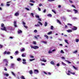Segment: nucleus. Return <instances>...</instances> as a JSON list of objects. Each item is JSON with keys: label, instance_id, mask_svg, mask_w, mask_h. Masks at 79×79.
Here are the masks:
<instances>
[{"label": "nucleus", "instance_id": "nucleus-15", "mask_svg": "<svg viewBox=\"0 0 79 79\" xmlns=\"http://www.w3.org/2000/svg\"><path fill=\"white\" fill-rule=\"evenodd\" d=\"M19 15V13H18V12H17L15 14V16H18Z\"/></svg>", "mask_w": 79, "mask_h": 79}, {"label": "nucleus", "instance_id": "nucleus-54", "mask_svg": "<svg viewBox=\"0 0 79 79\" xmlns=\"http://www.w3.org/2000/svg\"><path fill=\"white\" fill-rule=\"evenodd\" d=\"M69 2L70 3H73V1L71 0H69Z\"/></svg>", "mask_w": 79, "mask_h": 79}, {"label": "nucleus", "instance_id": "nucleus-47", "mask_svg": "<svg viewBox=\"0 0 79 79\" xmlns=\"http://www.w3.org/2000/svg\"><path fill=\"white\" fill-rule=\"evenodd\" d=\"M48 1H49V2H52L53 1H55V0H48Z\"/></svg>", "mask_w": 79, "mask_h": 79}, {"label": "nucleus", "instance_id": "nucleus-28", "mask_svg": "<svg viewBox=\"0 0 79 79\" xmlns=\"http://www.w3.org/2000/svg\"><path fill=\"white\" fill-rule=\"evenodd\" d=\"M51 64H53V65H54V64H55V63H54L53 61H51Z\"/></svg>", "mask_w": 79, "mask_h": 79}, {"label": "nucleus", "instance_id": "nucleus-17", "mask_svg": "<svg viewBox=\"0 0 79 79\" xmlns=\"http://www.w3.org/2000/svg\"><path fill=\"white\" fill-rule=\"evenodd\" d=\"M29 73L30 74H32V73H33V72H32V70H31L29 72Z\"/></svg>", "mask_w": 79, "mask_h": 79}, {"label": "nucleus", "instance_id": "nucleus-14", "mask_svg": "<svg viewBox=\"0 0 79 79\" xmlns=\"http://www.w3.org/2000/svg\"><path fill=\"white\" fill-rule=\"evenodd\" d=\"M73 68H74V69H75V70H78V69L77 68H76L74 66H73Z\"/></svg>", "mask_w": 79, "mask_h": 79}, {"label": "nucleus", "instance_id": "nucleus-52", "mask_svg": "<svg viewBox=\"0 0 79 79\" xmlns=\"http://www.w3.org/2000/svg\"><path fill=\"white\" fill-rule=\"evenodd\" d=\"M25 9H26V10H27V11H29V9L27 8H26Z\"/></svg>", "mask_w": 79, "mask_h": 79}, {"label": "nucleus", "instance_id": "nucleus-33", "mask_svg": "<svg viewBox=\"0 0 79 79\" xmlns=\"http://www.w3.org/2000/svg\"><path fill=\"white\" fill-rule=\"evenodd\" d=\"M7 54V52H6V51H5V52L3 53V54L4 55H5V54Z\"/></svg>", "mask_w": 79, "mask_h": 79}, {"label": "nucleus", "instance_id": "nucleus-57", "mask_svg": "<svg viewBox=\"0 0 79 79\" xmlns=\"http://www.w3.org/2000/svg\"><path fill=\"white\" fill-rule=\"evenodd\" d=\"M62 59H63V60H65V57H62Z\"/></svg>", "mask_w": 79, "mask_h": 79}, {"label": "nucleus", "instance_id": "nucleus-26", "mask_svg": "<svg viewBox=\"0 0 79 79\" xmlns=\"http://www.w3.org/2000/svg\"><path fill=\"white\" fill-rule=\"evenodd\" d=\"M67 25H68V26H73V25L69 23H68L67 24Z\"/></svg>", "mask_w": 79, "mask_h": 79}, {"label": "nucleus", "instance_id": "nucleus-8", "mask_svg": "<svg viewBox=\"0 0 79 79\" xmlns=\"http://www.w3.org/2000/svg\"><path fill=\"white\" fill-rule=\"evenodd\" d=\"M18 34H21V33H23V31L21 30H19L18 31Z\"/></svg>", "mask_w": 79, "mask_h": 79}, {"label": "nucleus", "instance_id": "nucleus-61", "mask_svg": "<svg viewBox=\"0 0 79 79\" xmlns=\"http://www.w3.org/2000/svg\"><path fill=\"white\" fill-rule=\"evenodd\" d=\"M31 15H32V16L34 17V14H33V13H31Z\"/></svg>", "mask_w": 79, "mask_h": 79}, {"label": "nucleus", "instance_id": "nucleus-5", "mask_svg": "<svg viewBox=\"0 0 79 79\" xmlns=\"http://www.w3.org/2000/svg\"><path fill=\"white\" fill-rule=\"evenodd\" d=\"M34 73L35 74H37L39 73V70L37 69H35L34 71Z\"/></svg>", "mask_w": 79, "mask_h": 79}, {"label": "nucleus", "instance_id": "nucleus-50", "mask_svg": "<svg viewBox=\"0 0 79 79\" xmlns=\"http://www.w3.org/2000/svg\"><path fill=\"white\" fill-rule=\"evenodd\" d=\"M30 57L31 58H34V56H30Z\"/></svg>", "mask_w": 79, "mask_h": 79}, {"label": "nucleus", "instance_id": "nucleus-3", "mask_svg": "<svg viewBox=\"0 0 79 79\" xmlns=\"http://www.w3.org/2000/svg\"><path fill=\"white\" fill-rule=\"evenodd\" d=\"M77 27H76V26H73V28L72 29V30L73 31H76V30H77Z\"/></svg>", "mask_w": 79, "mask_h": 79}, {"label": "nucleus", "instance_id": "nucleus-58", "mask_svg": "<svg viewBox=\"0 0 79 79\" xmlns=\"http://www.w3.org/2000/svg\"><path fill=\"white\" fill-rule=\"evenodd\" d=\"M43 43H44V44H47V42L46 41H43Z\"/></svg>", "mask_w": 79, "mask_h": 79}, {"label": "nucleus", "instance_id": "nucleus-22", "mask_svg": "<svg viewBox=\"0 0 79 79\" xmlns=\"http://www.w3.org/2000/svg\"><path fill=\"white\" fill-rule=\"evenodd\" d=\"M65 61H66V62H68L69 64H71V62L69 61V60H65Z\"/></svg>", "mask_w": 79, "mask_h": 79}, {"label": "nucleus", "instance_id": "nucleus-59", "mask_svg": "<svg viewBox=\"0 0 79 79\" xmlns=\"http://www.w3.org/2000/svg\"><path fill=\"white\" fill-rule=\"evenodd\" d=\"M4 70H5V71H7V69H6V67L5 68Z\"/></svg>", "mask_w": 79, "mask_h": 79}, {"label": "nucleus", "instance_id": "nucleus-51", "mask_svg": "<svg viewBox=\"0 0 79 79\" xmlns=\"http://www.w3.org/2000/svg\"><path fill=\"white\" fill-rule=\"evenodd\" d=\"M7 55H10V52H7Z\"/></svg>", "mask_w": 79, "mask_h": 79}, {"label": "nucleus", "instance_id": "nucleus-45", "mask_svg": "<svg viewBox=\"0 0 79 79\" xmlns=\"http://www.w3.org/2000/svg\"><path fill=\"white\" fill-rule=\"evenodd\" d=\"M34 32H35V33L37 32V30H35L34 31Z\"/></svg>", "mask_w": 79, "mask_h": 79}, {"label": "nucleus", "instance_id": "nucleus-19", "mask_svg": "<svg viewBox=\"0 0 79 79\" xmlns=\"http://www.w3.org/2000/svg\"><path fill=\"white\" fill-rule=\"evenodd\" d=\"M52 31H50L48 33V35H50V34H52Z\"/></svg>", "mask_w": 79, "mask_h": 79}, {"label": "nucleus", "instance_id": "nucleus-64", "mask_svg": "<svg viewBox=\"0 0 79 79\" xmlns=\"http://www.w3.org/2000/svg\"><path fill=\"white\" fill-rule=\"evenodd\" d=\"M65 28H68V26L67 25H65Z\"/></svg>", "mask_w": 79, "mask_h": 79}, {"label": "nucleus", "instance_id": "nucleus-10", "mask_svg": "<svg viewBox=\"0 0 79 79\" xmlns=\"http://www.w3.org/2000/svg\"><path fill=\"white\" fill-rule=\"evenodd\" d=\"M73 11H75V13L76 14V13H77L78 12V11L77 10H76V9H73Z\"/></svg>", "mask_w": 79, "mask_h": 79}, {"label": "nucleus", "instance_id": "nucleus-60", "mask_svg": "<svg viewBox=\"0 0 79 79\" xmlns=\"http://www.w3.org/2000/svg\"><path fill=\"white\" fill-rule=\"evenodd\" d=\"M23 25H25V24H26V23L24 22H23Z\"/></svg>", "mask_w": 79, "mask_h": 79}, {"label": "nucleus", "instance_id": "nucleus-43", "mask_svg": "<svg viewBox=\"0 0 79 79\" xmlns=\"http://www.w3.org/2000/svg\"><path fill=\"white\" fill-rule=\"evenodd\" d=\"M23 26L24 27H25V28H26V29H27V28L28 27L27 26L25 25H24Z\"/></svg>", "mask_w": 79, "mask_h": 79}, {"label": "nucleus", "instance_id": "nucleus-53", "mask_svg": "<svg viewBox=\"0 0 79 79\" xmlns=\"http://www.w3.org/2000/svg\"><path fill=\"white\" fill-rule=\"evenodd\" d=\"M2 47H3V46L1 44H0V48H2Z\"/></svg>", "mask_w": 79, "mask_h": 79}, {"label": "nucleus", "instance_id": "nucleus-2", "mask_svg": "<svg viewBox=\"0 0 79 79\" xmlns=\"http://www.w3.org/2000/svg\"><path fill=\"white\" fill-rule=\"evenodd\" d=\"M31 48H33V49H38L39 47L37 46H30Z\"/></svg>", "mask_w": 79, "mask_h": 79}, {"label": "nucleus", "instance_id": "nucleus-46", "mask_svg": "<svg viewBox=\"0 0 79 79\" xmlns=\"http://www.w3.org/2000/svg\"><path fill=\"white\" fill-rule=\"evenodd\" d=\"M11 73L13 74V75L14 76H15V73H13V72H12Z\"/></svg>", "mask_w": 79, "mask_h": 79}, {"label": "nucleus", "instance_id": "nucleus-30", "mask_svg": "<svg viewBox=\"0 0 79 79\" xmlns=\"http://www.w3.org/2000/svg\"><path fill=\"white\" fill-rule=\"evenodd\" d=\"M17 61H21V59L20 58H18L17 59Z\"/></svg>", "mask_w": 79, "mask_h": 79}, {"label": "nucleus", "instance_id": "nucleus-49", "mask_svg": "<svg viewBox=\"0 0 79 79\" xmlns=\"http://www.w3.org/2000/svg\"><path fill=\"white\" fill-rule=\"evenodd\" d=\"M48 52V53H52V52L50 51H49Z\"/></svg>", "mask_w": 79, "mask_h": 79}, {"label": "nucleus", "instance_id": "nucleus-11", "mask_svg": "<svg viewBox=\"0 0 79 79\" xmlns=\"http://www.w3.org/2000/svg\"><path fill=\"white\" fill-rule=\"evenodd\" d=\"M14 66H15V64H12L11 65L10 68H13V67H14Z\"/></svg>", "mask_w": 79, "mask_h": 79}, {"label": "nucleus", "instance_id": "nucleus-34", "mask_svg": "<svg viewBox=\"0 0 79 79\" xmlns=\"http://www.w3.org/2000/svg\"><path fill=\"white\" fill-rule=\"evenodd\" d=\"M51 29H52V30H53V26H51Z\"/></svg>", "mask_w": 79, "mask_h": 79}, {"label": "nucleus", "instance_id": "nucleus-31", "mask_svg": "<svg viewBox=\"0 0 79 79\" xmlns=\"http://www.w3.org/2000/svg\"><path fill=\"white\" fill-rule=\"evenodd\" d=\"M38 23H39V24H40L41 26H42V23H41L40 22H38Z\"/></svg>", "mask_w": 79, "mask_h": 79}, {"label": "nucleus", "instance_id": "nucleus-24", "mask_svg": "<svg viewBox=\"0 0 79 79\" xmlns=\"http://www.w3.org/2000/svg\"><path fill=\"white\" fill-rule=\"evenodd\" d=\"M35 60V58L32 59H30V61H34V60Z\"/></svg>", "mask_w": 79, "mask_h": 79}, {"label": "nucleus", "instance_id": "nucleus-29", "mask_svg": "<svg viewBox=\"0 0 79 79\" xmlns=\"http://www.w3.org/2000/svg\"><path fill=\"white\" fill-rule=\"evenodd\" d=\"M77 52H78V51L77 50H76L74 52H73V53H77Z\"/></svg>", "mask_w": 79, "mask_h": 79}, {"label": "nucleus", "instance_id": "nucleus-62", "mask_svg": "<svg viewBox=\"0 0 79 79\" xmlns=\"http://www.w3.org/2000/svg\"><path fill=\"white\" fill-rule=\"evenodd\" d=\"M1 6H3V3H1V5H0Z\"/></svg>", "mask_w": 79, "mask_h": 79}, {"label": "nucleus", "instance_id": "nucleus-9", "mask_svg": "<svg viewBox=\"0 0 79 79\" xmlns=\"http://www.w3.org/2000/svg\"><path fill=\"white\" fill-rule=\"evenodd\" d=\"M67 31L68 32H73V31L72 30L69 29L67 30Z\"/></svg>", "mask_w": 79, "mask_h": 79}, {"label": "nucleus", "instance_id": "nucleus-12", "mask_svg": "<svg viewBox=\"0 0 79 79\" xmlns=\"http://www.w3.org/2000/svg\"><path fill=\"white\" fill-rule=\"evenodd\" d=\"M21 79H26L23 75H22L20 77Z\"/></svg>", "mask_w": 79, "mask_h": 79}, {"label": "nucleus", "instance_id": "nucleus-13", "mask_svg": "<svg viewBox=\"0 0 79 79\" xmlns=\"http://www.w3.org/2000/svg\"><path fill=\"white\" fill-rule=\"evenodd\" d=\"M61 64H62L63 65V66H66V64L63 62H62Z\"/></svg>", "mask_w": 79, "mask_h": 79}, {"label": "nucleus", "instance_id": "nucleus-38", "mask_svg": "<svg viewBox=\"0 0 79 79\" xmlns=\"http://www.w3.org/2000/svg\"><path fill=\"white\" fill-rule=\"evenodd\" d=\"M67 11L68 12H71V10H67Z\"/></svg>", "mask_w": 79, "mask_h": 79}, {"label": "nucleus", "instance_id": "nucleus-44", "mask_svg": "<svg viewBox=\"0 0 79 79\" xmlns=\"http://www.w3.org/2000/svg\"><path fill=\"white\" fill-rule=\"evenodd\" d=\"M5 75H6V76H9V74L7 73L6 74H4L5 76Z\"/></svg>", "mask_w": 79, "mask_h": 79}, {"label": "nucleus", "instance_id": "nucleus-4", "mask_svg": "<svg viewBox=\"0 0 79 79\" xmlns=\"http://www.w3.org/2000/svg\"><path fill=\"white\" fill-rule=\"evenodd\" d=\"M35 17L36 18H38V20H39V21H42V20L40 19V17H39V16L37 15H36L35 16Z\"/></svg>", "mask_w": 79, "mask_h": 79}, {"label": "nucleus", "instance_id": "nucleus-35", "mask_svg": "<svg viewBox=\"0 0 79 79\" xmlns=\"http://www.w3.org/2000/svg\"><path fill=\"white\" fill-rule=\"evenodd\" d=\"M70 74H73V75H75V72H71L70 73Z\"/></svg>", "mask_w": 79, "mask_h": 79}, {"label": "nucleus", "instance_id": "nucleus-1", "mask_svg": "<svg viewBox=\"0 0 79 79\" xmlns=\"http://www.w3.org/2000/svg\"><path fill=\"white\" fill-rule=\"evenodd\" d=\"M5 25H4V23H2L1 24V27H3V28H1V30L2 31H6V27H4Z\"/></svg>", "mask_w": 79, "mask_h": 79}, {"label": "nucleus", "instance_id": "nucleus-18", "mask_svg": "<svg viewBox=\"0 0 79 79\" xmlns=\"http://www.w3.org/2000/svg\"><path fill=\"white\" fill-rule=\"evenodd\" d=\"M44 37H45L46 38V39H48L49 38H48V35H44Z\"/></svg>", "mask_w": 79, "mask_h": 79}, {"label": "nucleus", "instance_id": "nucleus-63", "mask_svg": "<svg viewBox=\"0 0 79 79\" xmlns=\"http://www.w3.org/2000/svg\"><path fill=\"white\" fill-rule=\"evenodd\" d=\"M56 66H60V64H56Z\"/></svg>", "mask_w": 79, "mask_h": 79}, {"label": "nucleus", "instance_id": "nucleus-6", "mask_svg": "<svg viewBox=\"0 0 79 79\" xmlns=\"http://www.w3.org/2000/svg\"><path fill=\"white\" fill-rule=\"evenodd\" d=\"M40 61H43V62H46L47 61V60H45L44 58L42 59H40Z\"/></svg>", "mask_w": 79, "mask_h": 79}, {"label": "nucleus", "instance_id": "nucleus-48", "mask_svg": "<svg viewBox=\"0 0 79 79\" xmlns=\"http://www.w3.org/2000/svg\"><path fill=\"white\" fill-rule=\"evenodd\" d=\"M66 74L68 76H71V74H70V73H66Z\"/></svg>", "mask_w": 79, "mask_h": 79}, {"label": "nucleus", "instance_id": "nucleus-7", "mask_svg": "<svg viewBox=\"0 0 79 79\" xmlns=\"http://www.w3.org/2000/svg\"><path fill=\"white\" fill-rule=\"evenodd\" d=\"M16 21H15L14 23V26L15 27H17V25H16Z\"/></svg>", "mask_w": 79, "mask_h": 79}, {"label": "nucleus", "instance_id": "nucleus-32", "mask_svg": "<svg viewBox=\"0 0 79 79\" xmlns=\"http://www.w3.org/2000/svg\"><path fill=\"white\" fill-rule=\"evenodd\" d=\"M65 42H66V43H67V44H69V43H68V40H65Z\"/></svg>", "mask_w": 79, "mask_h": 79}, {"label": "nucleus", "instance_id": "nucleus-37", "mask_svg": "<svg viewBox=\"0 0 79 79\" xmlns=\"http://www.w3.org/2000/svg\"><path fill=\"white\" fill-rule=\"evenodd\" d=\"M22 57H25L26 56L24 55V54H22Z\"/></svg>", "mask_w": 79, "mask_h": 79}, {"label": "nucleus", "instance_id": "nucleus-39", "mask_svg": "<svg viewBox=\"0 0 79 79\" xmlns=\"http://www.w3.org/2000/svg\"><path fill=\"white\" fill-rule=\"evenodd\" d=\"M52 12L54 13L55 14H56V12H55V10H52Z\"/></svg>", "mask_w": 79, "mask_h": 79}, {"label": "nucleus", "instance_id": "nucleus-40", "mask_svg": "<svg viewBox=\"0 0 79 79\" xmlns=\"http://www.w3.org/2000/svg\"><path fill=\"white\" fill-rule=\"evenodd\" d=\"M29 4L31 6H33V5H34V4H33V3H30Z\"/></svg>", "mask_w": 79, "mask_h": 79}, {"label": "nucleus", "instance_id": "nucleus-23", "mask_svg": "<svg viewBox=\"0 0 79 79\" xmlns=\"http://www.w3.org/2000/svg\"><path fill=\"white\" fill-rule=\"evenodd\" d=\"M47 16H49V17H52V14H48L47 15Z\"/></svg>", "mask_w": 79, "mask_h": 79}, {"label": "nucleus", "instance_id": "nucleus-20", "mask_svg": "<svg viewBox=\"0 0 79 79\" xmlns=\"http://www.w3.org/2000/svg\"><path fill=\"white\" fill-rule=\"evenodd\" d=\"M35 27H40V25L37 23V25H35Z\"/></svg>", "mask_w": 79, "mask_h": 79}, {"label": "nucleus", "instance_id": "nucleus-27", "mask_svg": "<svg viewBox=\"0 0 79 79\" xmlns=\"http://www.w3.org/2000/svg\"><path fill=\"white\" fill-rule=\"evenodd\" d=\"M25 50V48H23L21 50V52H24Z\"/></svg>", "mask_w": 79, "mask_h": 79}, {"label": "nucleus", "instance_id": "nucleus-55", "mask_svg": "<svg viewBox=\"0 0 79 79\" xmlns=\"http://www.w3.org/2000/svg\"><path fill=\"white\" fill-rule=\"evenodd\" d=\"M33 44L35 45L36 44V41H33Z\"/></svg>", "mask_w": 79, "mask_h": 79}, {"label": "nucleus", "instance_id": "nucleus-25", "mask_svg": "<svg viewBox=\"0 0 79 79\" xmlns=\"http://www.w3.org/2000/svg\"><path fill=\"white\" fill-rule=\"evenodd\" d=\"M30 2H32V3H35V1L34 0H30Z\"/></svg>", "mask_w": 79, "mask_h": 79}, {"label": "nucleus", "instance_id": "nucleus-21", "mask_svg": "<svg viewBox=\"0 0 79 79\" xmlns=\"http://www.w3.org/2000/svg\"><path fill=\"white\" fill-rule=\"evenodd\" d=\"M47 24H48V23H47V22H45V24H44V26L45 27L47 26Z\"/></svg>", "mask_w": 79, "mask_h": 79}, {"label": "nucleus", "instance_id": "nucleus-56", "mask_svg": "<svg viewBox=\"0 0 79 79\" xmlns=\"http://www.w3.org/2000/svg\"><path fill=\"white\" fill-rule=\"evenodd\" d=\"M23 64H26V61L23 62Z\"/></svg>", "mask_w": 79, "mask_h": 79}, {"label": "nucleus", "instance_id": "nucleus-16", "mask_svg": "<svg viewBox=\"0 0 79 79\" xmlns=\"http://www.w3.org/2000/svg\"><path fill=\"white\" fill-rule=\"evenodd\" d=\"M57 23H58L60 24H61V22L60 20H59L58 19H57Z\"/></svg>", "mask_w": 79, "mask_h": 79}, {"label": "nucleus", "instance_id": "nucleus-36", "mask_svg": "<svg viewBox=\"0 0 79 79\" xmlns=\"http://www.w3.org/2000/svg\"><path fill=\"white\" fill-rule=\"evenodd\" d=\"M18 53H19V52H18V51H16L15 52V54H18Z\"/></svg>", "mask_w": 79, "mask_h": 79}, {"label": "nucleus", "instance_id": "nucleus-42", "mask_svg": "<svg viewBox=\"0 0 79 79\" xmlns=\"http://www.w3.org/2000/svg\"><path fill=\"white\" fill-rule=\"evenodd\" d=\"M60 52L62 53H64V52H63V50H61L60 51Z\"/></svg>", "mask_w": 79, "mask_h": 79}, {"label": "nucleus", "instance_id": "nucleus-41", "mask_svg": "<svg viewBox=\"0 0 79 79\" xmlns=\"http://www.w3.org/2000/svg\"><path fill=\"white\" fill-rule=\"evenodd\" d=\"M79 39H76V41L77 42H79Z\"/></svg>", "mask_w": 79, "mask_h": 79}]
</instances>
